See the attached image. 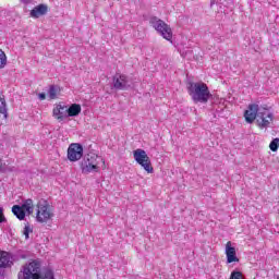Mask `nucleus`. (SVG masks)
Wrapping results in <instances>:
<instances>
[{
    "instance_id": "39448f33",
    "label": "nucleus",
    "mask_w": 279,
    "mask_h": 279,
    "mask_svg": "<svg viewBox=\"0 0 279 279\" xmlns=\"http://www.w3.org/2000/svg\"><path fill=\"white\" fill-rule=\"evenodd\" d=\"M51 217H53V213L51 211L49 202L45 199L38 201L36 205V221L38 223H47Z\"/></svg>"
},
{
    "instance_id": "20e7f679",
    "label": "nucleus",
    "mask_w": 279,
    "mask_h": 279,
    "mask_svg": "<svg viewBox=\"0 0 279 279\" xmlns=\"http://www.w3.org/2000/svg\"><path fill=\"white\" fill-rule=\"evenodd\" d=\"M105 162L104 158L89 153L83 157L81 161L82 173H92V171H99V163Z\"/></svg>"
},
{
    "instance_id": "cd10ccee",
    "label": "nucleus",
    "mask_w": 279,
    "mask_h": 279,
    "mask_svg": "<svg viewBox=\"0 0 279 279\" xmlns=\"http://www.w3.org/2000/svg\"><path fill=\"white\" fill-rule=\"evenodd\" d=\"M0 171H3V166L1 165V159H0Z\"/></svg>"
},
{
    "instance_id": "a211bd4d",
    "label": "nucleus",
    "mask_w": 279,
    "mask_h": 279,
    "mask_svg": "<svg viewBox=\"0 0 279 279\" xmlns=\"http://www.w3.org/2000/svg\"><path fill=\"white\" fill-rule=\"evenodd\" d=\"M21 207L23 210H26L28 215H32L34 213V201L26 199Z\"/></svg>"
},
{
    "instance_id": "4468645a",
    "label": "nucleus",
    "mask_w": 279,
    "mask_h": 279,
    "mask_svg": "<svg viewBox=\"0 0 279 279\" xmlns=\"http://www.w3.org/2000/svg\"><path fill=\"white\" fill-rule=\"evenodd\" d=\"M12 266V258L10 253L0 251V269Z\"/></svg>"
},
{
    "instance_id": "aec40b11",
    "label": "nucleus",
    "mask_w": 279,
    "mask_h": 279,
    "mask_svg": "<svg viewBox=\"0 0 279 279\" xmlns=\"http://www.w3.org/2000/svg\"><path fill=\"white\" fill-rule=\"evenodd\" d=\"M7 64H8V57L5 56V52L0 49V69H5Z\"/></svg>"
},
{
    "instance_id": "ddd939ff",
    "label": "nucleus",
    "mask_w": 279,
    "mask_h": 279,
    "mask_svg": "<svg viewBox=\"0 0 279 279\" xmlns=\"http://www.w3.org/2000/svg\"><path fill=\"white\" fill-rule=\"evenodd\" d=\"M47 5L39 4L31 11V16L32 19H40V16H45V14H47Z\"/></svg>"
},
{
    "instance_id": "f8f14e48",
    "label": "nucleus",
    "mask_w": 279,
    "mask_h": 279,
    "mask_svg": "<svg viewBox=\"0 0 279 279\" xmlns=\"http://www.w3.org/2000/svg\"><path fill=\"white\" fill-rule=\"evenodd\" d=\"M225 254L227 256V263H239V257L236 256V248L232 246V242H227Z\"/></svg>"
},
{
    "instance_id": "6ab92c4d",
    "label": "nucleus",
    "mask_w": 279,
    "mask_h": 279,
    "mask_svg": "<svg viewBox=\"0 0 279 279\" xmlns=\"http://www.w3.org/2000/svg\"><path fill=\"white\" fill-rule=\"evenodd\" d=\"M0 114H2L3 119H8V107L5 104V99L0 97Z\"/></svg>"
},
{
    "instance_id": "4be33fe9",
    "label": "nucleus",
    "mask_w": 279,
    "mask_h": 279,
    "mask_svg": "<svg viewBox=\"0 0 279 279\" xmlns=\"http://www.w3.org/2000/svg\"><path fill=\"white\" fill-rule=\"evenodd\" d=\"M230 279H243V274L241 271L234 270L231 272Z\"/></svg>"
},
{
    "instance_id": "dca6fc26",
    "label": "nucleus",
    "mask_w": 279,
    "mask_h": 279,
    "mask_svg": "<svg viewBox=\"0 0 279 279\" xmlns=\"http://www.w3.org/2000/svg\"><path fill=\"white\" fill-rule=\"evenodd\" d=\"M12 213L20 221H23L25 219V210L20 205H14L12 207Z\"/></svg>"
},
{
    "instance_id": "bb28decb",
    "label": "nucleus",
    "mask_w": 279,
    "mask_h": 279,
    "mask_svg": "<svg viewBox=\"0 0 279 279\" xmlns=\"http://www.w3.org/2000/svg\"><path fill=\"white\" fill-rule=\"evenodd\" d=\"M215 40H216L217 43H223V37H221V36H216V37H215Z\"/></svg>"
},
{
    "instance_id": "5701e85b",
    "label": "nucleus",
    "mask_w": 279,
    "mask_h": 279,
    "mask_svg": "<svg viewBox=\"0 0 279 279\" xmlns=\"http://www.w3.org/2000/svg\"><path fill=\"white\" fill-rule=\"evenodd\" d=\"M29 232H32V228H29V225H26L24 227V231H23V234H24L26 240L29 239Z\"/></svg>"
},
{
    "instance_id": "6e6552de",
    "label": "nucleus",
    "mask_w": 279,
    "mask_h": 279,
    "mask_svg": "<svg viewBox=\"0 0 279 279\" xmlns=\"http://www.w3.org/2000/svg\"><path fill=\"white\" fill-rule=\"evenodd\" d=\"M113 88L116 90H129V88H132V78L125 74H116L113 76Z\"/></svg>"
},
{
    "instance_id": "9b49d317",
    "label": "nucleus",
    "mask_w": 279,
    "mask_h": 279,
    "mask_svg": "<svg viewBox=\"0 0 279 279\" xmlns=\"http://www.w3.org/2000/svg\"><path fill=\"white\" fill-rule=\"evenodd\" d=\"M260 108H258V105L253 104L248 105L247 110L244 112V118L246 123H254L256 119H258V112H260Z\"/></svg>"
},
{
    "instance_id": "c756f323",
    "label": "nucleus",
    "mask_w": 279,
    "mask_h": 279,
    "mask_svg": "<svg viewBox=\"0 0 279 279\" xmlns=\"http://www.w3.org/2000/svg\"><path fill=\"white\" fill-rule=\"evenodd\" d=\"M211 4L215 3V0H210Z\"/></svg>"
},
{
    "instance_id": "1a4fd4ad",
    "label": "nucleus",
    "mask_w": 279,
    "mask_h": 279,
    "mask_svg": "<svg viewBox=\"0 0 279 279\" xmlns=\"http://www.w3.org/2000/svg\"><path fill=\"white\" fill-rule=\"evenodd\" d=\"M84 156V147L81 144H71L68 148V159L70 162H77Z\"/></svg>"
},
{
    "instance_id": "c85d7f7f",
    "label": "nucleus",
    "mask_w": 279,
    "mask_h": 279,
    "mask_svg": "<svg viewBox=\"0 0 279 279\" xmlns=\"http://www.w3.org/2000/svg\"><path fill=\"white\" fill-rule=\"evenodd\" d=\"M29 0H22L23 3H27Z\"/></svg>"
},
{
    "instance_id": "412c9836",
    "label": "nucleus",
    "mask_w": 279,
    "mask_h": 279,
    "mask_svg": "<svg viewBox=\"0 0 279 279\" xmlns=\"http://www.w3.org/2000/svg\"><path fill=\"white\" fill-rule=\"evenodd\" d=\"M278 147H279V138L276 137L274 138L270 144H269V148L271 151H278Z\"/></svg>"
},
{
    "instance_id": "423d86ee",
    "label": "nucleus",
    "mask_w": 279,
    "mask_h": 279,
    "mask_svg": "<svg viewBox=\"0 0 279 279\" xmlns=\"http://www.w3.org/2000/svg\"><path fill=\"white\" fill-rule=\"evenodd\" d=\"M134 160L137 165H141L148 173H154V167H151V160L144 149L137 148L133 151Z\"/></svg>"
},
{
    "instance_id": "f257e3e1",
    "label": "nucleus",
    "mask_w": 279,
    "mask_h": 279,
    "mask_svg": "<svg viewBox=\"0 0 279 279\" xmlns=\"http://www.w3.org/2000/svg\"><path fill=\"white\" fill-rule=\"evenodd\" d=\"M17 279H56V277L53 270L49 268L43 272V264L40 260L34 259L22 266Z\"/></svg>"
},
{
    "instance_id": "a878e982",
    "label": "nucleus",
    "mask_w": 279,
    "mask_h": 279,
    "mask_svg": "<svg viewBox=\"0 0 279 279\" xmlns=\"http://www.w3.org/2000/svg\"><path fill=\"white\" fill-rule=\"evenodd\" d=\"M38 98L40 99V101H45V99H47V95L45 93H40L38 95Z\"/></svg>"
},
{
    "instance_id": "b1692460",
    "label": "nucleus",
    "mask_w": 279,
    "mask_h": 279,
    "mask_svg": "<svg viewBox=\"0 0 279 279\" xmlns=\"http://www.w3.org/2000/svg\"><path fill=\"white\" fill-rule=\"evenodd\" d=\"M5 222V216L3 215V209L0 207V223Z\"/></svg>"
},
{
    "instance_id": "2eb2a0df",
    "label": "nucleus",
    "mask_w": 279,
    "mask_h": 279,
    "mask_svg": "<svg viewBox=\"0 0 279 279\" xmlns=\"http://www.w3.org/2000/svg\"><path fill=\"white\" fill-rule=\"evenodd\" d=\"M66 112H68V118L78 117L80 112H82V106H80L78 104H73L70 107L66 106Z\"/></svg>"
},
{
    "instance_id": "393cba45",
    "label": "nucleus",
    "mask_w": 279,
    "mask_h": 279,
    "mask_svg": "<svg viewBox=\"0 0 279 279\" xmlns=\"http://www.w3.org/2000/svg\"><path fill=\"white\" fill-rule=\"evenodd\" d=\"M180 53H181L182 58H186V56H189V53H191V50H187V51L180 50Z\"/></svg>"
},
{
    "instance_id": "f03ea898",
    "label": "nucleus",
    "mask_w": 279,
    "mask_h": 279,
    "mask_svg": "<svg viewBox=\"0 0 279 279\" xmlns=\"http://www.w3.org/2000/svg\"><path fill=\"white\" fill-rule=\"evenodd\" d=\"M187 92L195 104H208V100L213 97L208 85L204 82L189 83Z\"/></svg>"
},
{
    "instance_id": "7ed1b4c3",
    "label": "nucleus",
    "mask_w": 279,
    "mask_h": 279,
    "mask_svg": "<svg viewBox=\"0 0 279 279\" xmlns=\"http://www.w3.org/2000/svg\"><path fill=\"white\" fill-rule=\"evenodd\" d=\"M149 23L151 27L157 31L159 36L163 37L168 43H173V31L169 24L156 16H151Z\"/></svg>"
},
{
    "instance_id": "9d476101",
    "label": "nucleus",
    "mask_w": 279,
    "mask_h": 279,
    "mask_svg": "<svg viewBox=\"0 0 279 279\" xmlns=\"http://www.w3.org/2000/svg\"><path fill=\"white\" fill-rule=\"evenodd\" d=\"M52 117L59 122L62 123L65 119H68L66 105L58 104L54 106L52 110Z\"/></svg>"
},
{
    "instance_id": "f3484780",
    "label": "nucleus",
    "mask_w": 279,
    "mask_h": 279,
    "mask_svg": "<svg viewBox=\"0 0 279 279\" xmlns=\"http://www.w3.org/2000/svg\"><path fill=\"white\" fill-rule=\"evenodd\" d=\"M58 95H60V87L58 85H51L48 90L49 99H58Z\"/></svg>"
},
{
    "instance_id": "0eeeda50",
    "label": "nucleus",
    "mask_w": 279,
    "mask_h": 279,
    "mask_svg": "<svg viewBox=\"0 0 279 279\" xmlns=\"http://www.w3.org/2000/svg\"><path fill=\"white\" fill-rule=\"evenodd\" d=\"M274 123V113L268 109H262L257 113L256 124L259 130H267Z\"/></svg>"
}]
</instances>
